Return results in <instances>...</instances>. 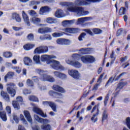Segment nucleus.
Segmentation results:
<instances>
[{"label": "nucleus", "mask_w": 130, "mask_h": 130, "mask_svg": "<svg viewBox=\"0 0 130 130\" xmlns=\"http://www.w3.org/2000/svg\"><path fill=\"white\" fill-rule=\"evenodd\" d=\"M52 89L54 90H50L49 91V95L50 96H51V97H53V98H55L56 99H60V97H62V94L66 93V91L63 87L61 86H59L58 85L54 84L52 87Z\"/></svg>", "instance_id": "f257e3e1"}, {"label": "nucleus", "mask_w": 130, "mask_h": 130, "mask_svg": "<svg viewBox=\"0 0 130 130\" xmlns=\"http://www.w3.org/2000/svg\"><path fill=\"white\" fill-rule=\"evenodd\" d=\"M35 119L38 122L40 123H43V124L41 126V128L42 130H51V125L48 123L49 122V120L47 119H43L42 118H40L38 115H35ZM46 124V125H44Z\"/></svg>", "instance_id": "f03ea898"}, {"label": "nucleus", "mask_w": 130, "mask_h": 130, "mask_svg": "<svg viewBox=\"0 0 130 130\" xmlns=\"http://www.w3.org/2000/svg\"><path fill=\"white\" fill-rule=\"evenodd\" d=\"M69 12H72L73 13H77L78 15L80 16H86L89 14L88 11H84V8L79 7H70L68 9Z\"/></svg>", "instance_id": "7ed1b4c3"}, {"label": "nucleus", "mask_w": 130, "mask_h": 130, "mask_svg": "<svg viewBox=\"0 0 130 130\" xmlns=\"http://www.w3.org/2000/svg\"><path fill=\"white\" fill-rule=\"evenodd\" d=\"M36 71L41 76V78L43 81H46L47 82H50V83H53L55 81L53 77L44 74V71L37 69Z\"/></svg>", "instance_id": "20e7f679"}, {"label": "nucleus", "mask_w": 130, "mask_h": 130, "mask_svg": "<svg viewBox=\"0 0 130 130\" xmlns=\"http://www.w3.org/2000/svg\"><path fill=\"white\" fill-rule=\"evenodd\" d=\"M103 0H76L75 4L76 6H85V5H90L91 3H101Z\"/></svg>", "instance_id": "39448f33"}, {"label": "nucleus", "mask_w": 130, "mask_h": 130, "mask_svg": "<svg viewBox=\"0 0 130 130\" xmlns=\"http://www.w3.org/2000/svg\"><path fill=\"white\" fill-rule=\"evenodd\" d=\"M9 87H7V92L10 94L11 97H15L16 95L17 87L14 83H9L7 84Z\"/></svg>", "instance_id": "423d86ee"}, {"label": "nucleus", "mask_w": 130, "mask_h": 130, "mask_svg": "<svg viewBox=\"0 0 130 130\" xmlns=\"http://www.w3.org/2000/svg\"><path fill=\"white\" fill-rule=\"evenodd\" d=\"M34 53L41 54V53H46L48 52V47L47 46H41L36 48L34 51Z\"/></svg>", "instance_id": "0eeeda50"}, {"label": "nucleus", "mask_w": 130, "mask_h": 130, "mask_svg": "<svg viewBox=\"0 0 130 130\" xmlns=\"http://www.w3.org/2000/svg\"><path fill=\"white\" fill-rule=\"evenodd\" d=\"M50 63H52V68L56 71H63L64 70V67H62L61 65H59V61L55 60H51Z\"/></svg>", "instance_id": "6e6552de"}, {"label": "nucleus", "mask_w": 130, "mask_h": 130, "mask_svg": "<svg viewBox=\"0 0 130 130\" xmlns=\"http://www.w3.org/2000/svg\"><path fill=\"white\" fill-rule=\"evenodd\" d=\"M56 56L54 55H42L41 56V60L43 62L46 61L47 64H49L52 58H56Z\"/></svg>", "instance_id": "1a4fd4ad"}, {"label": "nucleus", "mask_w": 130, "mask_h": 130, "mask_svg": "<svg viewBox=\"0 0 130 130\" xmlns=\"http://www.w3.org/2000/svg\"><path fill=\"white\" fill-rule=\"evenodd\" d=\"M68 74L72 77L75 80H80V78H81V75L79 73V71L76 70H71L68 71Z\"/></svg>", "instance_id": "9d476101"}, {"label": "nucleus", "mask_w": 130, "mask_h": 130, "mask_svg": "<svg viewBox=\"0 0 130 130\" xmlns=\"http://www.w3.org/2000/svg\"><path fill=\"white\" fill-rule=\"evenodd\" d=\"M99 107V104L96 105L93 107L91 110V113H93V112H94L95 110L97 109V112L95 114H94L92 117L91 118V120L93 122H96V121L98 120V118L97 117H96V116H97L98 114H99V109L98 108ZM95 117L96 118H95Z\"/></svg>", "instance_id": "9b49d317"}, {"label": "nucleus", "mask_w": 130, "mask_h": 130, "mask_svg": "<svg viewBox=\"0 0 130 130\" xmlns=\"http://www.w3.org/2000/svg\"><path fill=\"white\" fill-rule=\"evenodd\" d=\"M38 32L40 34H47L48 33L52 32L53 30H52V28L49 27H45L39 28Z\"/></svg>", "instance_id": "f8f14e48"}, {"label": "nucleus", "mask_w": 130, "mask_h": 130, "mask_svg": "<svg viewBox=\"0 0 130 130\" xmlns=\"http://www.w3.org/2000/svg\"><path fill=\"white\" fill-rule=\"evenodd\" d=\"M125 7H122L120 8L119 11V15L120 16H122V15H125L126 14L127 11L128 10V2L125 1L124 2Z\"/></svg>", "instance_id": "ddd939ff"}, {"label": "nucleus", "mask_w": 130, "mask_h": 130, "mask_svg": "<svg viewBox=\"0 0 130 130\" xmlns=\"http://www.w3.org/2000/svg\"><path fill=\"white\" fill-rule=\"evenodd\" d=\"M63 30H64V32L71 34H78V33L80 32V29H79V28L67 27L63 29Z\"/></svg>", "instance_id": "4468645a"}, {"label": "nucleus", "mask_w": 130, "mask_h": 130, "mask_svg": "<svg viewBox=\"0 0 130 130\" xmlns=\"http://www.w3.org/2000/svg\"><path fill=\"white\" fill-rule=\"evenodd\" d=\"M43 104L45 106H50L52 108L53 111L56 112V105L52 102L45 101L43 102Z\"/></svg>", "instance_id": "2eb2a0df"}, {"label": "nucleus", "mask_w": 130, "mask_h": 130, "mask_svg": "<svg viewBox=\"0 0 130 130\" xmlns=\"http://www.w3.org/2000/svg\"><path fill=\"white\" fill-rule=\"evenodd\" d=\"M32 110L34 112H35L37 114H38L39 115H40V116H41L42 117H47V115H46V114H44L43 111L39 108L35 107L33 108Z\"/></svg>", "instance_id": "dca6fc26"}, {"label": "nucleus", "mask_w": 130, "mask_h": 130, "mask_svg": "<svg viewBox=\"0 0 130 130\" xmlns=\"http://www.w3.org/2000/svg\"><path fill=\"white\" fill-rule=\"evenodd\" d=\"M51 9L48 6H44L40 8V15H44L45 13H49Z\"/></svg>", "instance_id": "f3484780"}, {"label": "nucleus", "mask_w": 130, "mask_h": 130, "mask_svg": "<svg viewBox=\"0 0 130 130\" xmlns=\"http://www.w3.org/2000/svg\"><path fill=\"white\" fill-rule=\"evenodd\" d=\"M82 54H90L92 53V48H83L79 50Z\"/></svg>", "instance_id": "a211bd4d"}, {"label": "nucleus", "mask_w": 130, "mask_h": 130, "mask_svg": "<svg viewBox=\"0 0 130 130\" xmlns=\"http://www.w3.org/2000/svg\"><path fill=\"white\" fill-rule=\"evenodd\" d=\"M53 74L55 77L59 78V79H67V75L63 73H60L58 71H54Z\"/></svg>", "instance_id": "6ab92c4d"}, {"label": "nucleus", "mask_w": 130, "mask_h": 130, "mask_svg": "<svg viewBox=\"0 0 130 130\" xmlns=\"http://www.w3.org/2000/svg\"><path fill=\"white\" fill-rule=\"evenodd\" d=\"M68 63L71 64V66H73V67H75V68H77L78 69H80V68L82 67L81 63L78 61L74 62V61L68 60Z\"/></svg>", "instance_id": "aec40b11"}, {"label": "nucleus", "mask_w": 130, "mask_h": 130, "mask_svg": "<svg viewBox=\"0 0 130 130\" xmlns=\"http://www.w3.org/2000/svg\"><path fill=\"white\" fill-rule=\"evenodd\" d=\"M35 47V44L27 43L23 45V49L26 51H29Z\"/></svg>", "instance_id": "412c9836"}, {"label": "nucleus", "mask_w": 130, "mask_h": 130, "mask_svg": "<svg viewBox=\"0 0 130 130\" xmlns=\"http://www.w3.org/2000/svg\"><path fill=\"white\" fill-rule=\"evenodd\" d=\"M14 76H15V72H8V73L4 77L5 82H8V79H13V78H14Z\"/></svg>", "instance_id": "4be33fe9"}, {"label": "nucleus", "mask_w": 130, "mask_h": 130, "mask_svg": "<svg viewBox=\"0 0 130 130\" xmlns=\"http://www.w3.org/2000/svg\"><path fill=\"white\" fill-rule=\"evenodd\" d=\"M22 18L25 23L27 24L28 26H30V21L29 20V17L24 11H22Z\"/></svg>", "instance_id": "5701e85b"}, {"label": "nucleus", "mask_w": 130, "mask_h": 130, "mask_svg": "<svg viewBox=\"0 0 130 130\" xmlns=\"http://www.w3.org/2000/svg\"><path fill=\"white\" fill-rule=\"evenodd\" d=\"M56 43L61 45H67L69 43V40L59 38L56 40Z\"/></svg>", "instance_id": "b1692460"}, {"label": "nucleus", "mask_w": 130, "mask_h": 130, "mask_svg": "<svg viewBox=\"0 0 130 130\" xmlns=\"http://www.w3.org/2000/svg\"><path fill=\"white\" fill-rule=\"evenodd\" d=\"M23 113L25 117L26 118L27 120L29 121V122L31 123L33 122L32 117H31V115H30V112L28 111L25 110L24 111Z\"/></svg>", "instance_id": "393cba45"}, {"label": "nucleus", "mask_w": 130, "mask_h": 130, "mask_svg": "<svg viewBox=\"0 0 130 130\" xmlns=\"http://www.w3.org/2000/svg\"><path fill=\"white\" fill-rule=\"evenodd\" d=\"M12 18L13 20H15L16 22H18V23L21 22V21L22 20L21 17H20V15L16 13H14L12 14Z\"/></svg>", "instance_id": "a878e982"}, {"label": "nucleus", "mask_w": 130, "mask_h": 130, "mask_svg": "<svg viewBox=\"0 0 130 130\" xmlns=\"http://www.w3.org/2000/svg\"><path fill=\"white\" fill-rule=\"evenodd\" d=\"M1 95L3 97V99H5L7 102H10V95H9L8 93L2 90L1 91Z\"/></svg>", "instance_id": "bb28decb"}, {"label": "nucleus", "mask_w": 130, "mask_h": 130, "mask_svg": "<svg viewBox=\"0 0 130 130\" xmlns=\"http://www.w3.org/2000/svg\"><path fill=\"white\" fill-rule=\"evenodd\" d=\"M46 21L48 24H56L57 23V19L52 17L47 18Z\"/></svg>", "instance_id": "cd10ccee"}, {"label": "nucleus", "mask_w": 130, "mask_h": 130, "mask_svg": "<svg viewBox=\"0 0 130 130\" xmlns=\"http://www.w3.org/2000/svg\"><path fill=\"white\" fill-rule=\"evenodd\" d=\"M126 85H127V82L120 81L118 84L116 90H117V89H120V90H121V89H123V87H125V86H126Z\"/></svg>", "instance_id": "c85d7f7f"}, {"label": "nucleus", "mask_w": 130, "mask_h": 130, "mask_svg": "<svg viewBox=\"0 0 130 130\" xmlns=\"http://www.w3.org/2000/svg\"><path fill=\"white\" fill-rule=\"evenodd\" d=\"M40 40H51L52 39V37H51V35L50 34H46L43 36L40 37Z\"/></svg>", "instance_id": "c756f323"}, {"label": "nucleus", "mask_w": 130, "mask_h": 130, "mask_svg": "<svg viewBox=\"0 0 130 130\" xmlns=\"http://www.w3.org/2000/svg\"><path fill=\"white\" fill-rule=\"evenodd\" d=\"M24 62L25 66H31L32 64V59L29 57H25L24 58Z\"/></svg>", "instance_id": "7c9ffc66"}, {"label": "nucleus", "mask_w": 130, "mask_h": 130, "mask_svg": "<svg viewBox=\"0 0 130 130\" xmlns=\"http://www.w3.org/2000/svg\"><path fill=\"white\" fill-rule=\"evenodd\" d=\"M108 119V113H107V111L106 110H105L102 114V122H104V120H107Z\"/></svg>", "instance_id": "2f4dec72"}, {"label": "nucleus", "mask_w": 130, "mask_h": 130, "mask_svg": "<svg viewBox=\"0 0 130 130\" xmlns=\"http://www.w3.org/2000/svg\"><path fill=\"white\" fill-rule=\"evenodd\" d=\"M3 56L5 58H11L13 57V53L10 51H6L3 52Z\"/></svg>", "instance_id": "473e14b6"}, {"label": "nucleus", "mask_w": 130, "mask_h": 130, "mask_svg": "<svg viewBox=\"0 0 130 130\" xmlns=\"http://www.w3.org/2000/svg\"><path fill=\"white\" fill-rule=\"evenodd\" d=\"M62 14H63L62 10L61 9H58L55 12V17L56 18H61L62 17Z\"/></svg>", "instance_id": "72a5a7b5"}, {"label": "nucleus", "mask_w": 130, "mask_h": 130, "mask_svg": "<svg viewBox=\"0 0 130 130\" xmlns=\"http://www.w3.org/2000/svg\"><path fill=\"white\" fill-rule=\"evenodd\" d=\"M0 117L3 121H7V113L5 111L0 112Z\"/></svg>", "instance_id": "f704fd0d"}, {"label": "nucleus", "mask_w": 130, "mask_h": 130, "mask_svg": "<svg viewBox=\"0 0 130 130\" xmlns=\"http://www.w3.org/2000/svg\"><path fill=\"white\" fill-rule=\"evenodd\" d=\"M64 34H66V32L62 31L61 32H54L52 34V36L54 38H57L58 37H61V36H63Z\"/></svg>", "instance_id": "c9c22d12"}, {"label": "nucleus", "mask_w": 130, "mask_h": 130, "mask_svg": "<svg viewBox=\"0 0 130 130\" xmlns=\"http://www.w3.org/2000/svg\"><path fill=\"white\" fill-rule=\"evenodd\" d=\"M12 106L14 107V109H16L17 110H19L20 109V104L16 101H12Z\"/></svg>", "instance_id": "e433bc0d"}, {"label": "nucleus", "mask_w": 130, "mask_h": 130, "mask_svg": "<svg viewBox=\"0 0 130 130\" xmlns=\"http://www.w3.org/2000/svg\"><path fill=\"white\" fill-rule=\"evenodd\" d=\"M96 61V59L92 55H88V63H93Z\"/></svg>", "instance_id": "4c0bfd02"}, {"label": "nucleus", "mask_w": 130, "mask_h": 130, "mask_svg": "<svg viewBox=\"0 0 130 130\" xmlns=\"http://www.w3.org/2000/svg\"><path fill=\"white\" fill-rule=\"evenodd\" d=\"M28 98L29 100H30V101H32V102H39L38 98L35 95H29Z\"/></svg>", "instance_id": "58836bf2"}, {"label": "nucleus", "mask_w": 130, "mask_h": 130, "mask_svg": "<svg viewBox=\"0 0 130 130\" xmlns=\"http://www.w3.org/2000/svg\"><path fill=\"white\" fill-rule=\"evenodd\" d=\"M110 58H112L113 59H112L111 60L110 62V64H113V63H114V61H115V59L116 58V57H114V51H112L111 54L110 55Z\"/></svg>", "instance_id": "ea45409f"}, {"label": "nucleus", "mask_w": 130, "mask_h": 130, "mask_svg": "<svg viewBox=\"0 0 130 130\" xmlns=\"http://www.w3.org/2000/svg\"><path fill=\"white\" fill-rule=\"evenodd\" d=\"M92 31L95 35H99V34H101V33H102L103 30L102 29H100V28H95L92 29Z\"/></svg>", "instance_id": "a19ab883"}, {"label": "nucleus", "mask_w": 130, "mask_h": 130, "mask_svg": "<svg viewBox=\"0 0 130 130\" xmlns=\"http://www.w3.org/2000/svg\"><path fill=\"white\" fill-rule=\"evenodd\" d=\"M114 81H115V79L114 78H113V76L110 77L109 78V80L107 82L106 84H105V87H107V86H108V85H109L110 83L111 84H112V82H114Z\"/></svg>", "instance_id": "79ce46f5"}, {"label": "nucleus", "mask_w": 130, "mask_h": 130, "mask_svg": "<svg viewBox=\"0 0 130 130\" xmlns=\"http://www.w3.org/2000/svg\"><path fill=\"white\" fill-rule=\"evenodd\" d=\"M91 17H81L78 19V23H84L85 21H88Z\"/></svg>", "instance_id": "37998d69"}, {"label": "nucleus", "mask_w": 130, "mask_h": 130, "mask_svg": "<svg viewBox=\"0 0 130 130\" xmlns=\"http://www.w3.org/2000/svg\"><path fill=\"white\" fill-rule=\"evenodd\" d=\"M88 55L82 56L81 57V60L83 63H88Z\"/></svg>", "instance_id": "c03bdc74"}, {"label": "nucleus", "mask_w": 130, "mask_h": 130, "mask_svg": "<svg viewBox=\"0 0 130 130\" xmlns=\"http://www.w3.org/2000/svg\"><path fill=\"white\" fill-rule=\"evenodd\" d=\"M33 59L36 63H40V56L36 55L33 57Z\"/></svg>", "instance_id": "a18cd8bd"}, {"label": "nucleus", "mask_w": 130, "mask_h": 130, "mask_svg": "<svg viewBox=\"0 0 130 130\" xmlns=\"http://www.w3.org/2000/svg\"><path fill=\"white\" fill-rule=\"evenodd\" d=\"M62 24L64 26H68V25L74 24V20H65L62 22Z\"/></svg>", "instance_id": "49530a36"}, {"label": "nucleus", "mask_w": 130, "mask_h": 130, "mask_svg": "<svg viewBox=\"0 0 130 130\" xmlns=\"http://www.w3.org/2000/svg\"><path fill=\"white\" fill-rule=\"evenodd\" d=\"M87 34L85 32H82L78 37L79 41H83V39L85 38Z\"/></svg>", "instance_id": "de8ad7c7"}, {"label": "nucleus", "mask_w": 130, "mask_h": 130, "mask_svg": "<svg viewBox=\"0 0 130 130\" xmlns=\"http://www.w3.org/2000/svg\"><path fill=\"white\" fill-rule=\"evenodd\" d=\"M26 85H27L28 87H34V82H33L30 79H28L26 81Z\"/></svg>", "instance_id": "09e8293b"}, {"label": "nucleus", "mask_w": 130, "mask_h": 130, "mask_svg": "<svg viewBox=\"0 0 130 130\" xmlns=\"http://www.w3.org/2000/svg\"><path fill=\"white\" fill-rule=\"evenodd\" d=\"M32 21L34 24H39L41 22V19L39 18L34 17L32 18Z\"/></svg>", "instance_id": "8fccbe9b"}, {"label": "nucleus", "mask_w": 130, "mask_h": 130, "mask_svg": "<svg viewBox=\"0 0 130 130\" xmlns=\"http://www.w3.org/2000/svg\"><path fill=\"white\" fill-rule=\"evenodd\" d=\"M26 38L29 41H33L34 40V35L33 34H29L27 35Z\"/></svg>", "instance_id": "3c124183"}, {"label": "nucleus", "mask_w": 130, "mask_h": 130, "mask_svg": "<svg viewBox=\"0 0 130 130\" xmlns=\"http://www.w3.org/2000/svg\"><path fill=\"white\" fill-rule=\"evenodd\" d=\"M31 93H32L31 89H28L27 88H25L23 90V93L24 95H28L29 94H31Z\"/></svg>", "instance_id": "603ef678"}, {"label": "nucleus", "mask_w": 130, "mask_h": 130, "mask_svg": "<svg viewBox=\"0 0 130 130\" xmlns=\"http://www.w3.org/2000/svg\"><path fill=\"white\" fill-rule=\"evenodd\" d=\"M109 100V93H108L106 95V96L105 97V99H104V103L105 106H106L107 105V103L108 102Z\"/></svg>", "instance_id": "864d4df0"}, {"label": "nucleus", "mask_w": 130, "mask_h": 130, "mask_svg": "<svg viewBox=\"0 0 130 130\" xmlns=\"http://www.w3.org/2000/svg\"><path fill=\"white\" fill-rule=\"evenodd\" d=\"M16 102H17V103H20V104H23V98L20 96H18L16 98Z\"/></svg>", "instance_id": "5fc2aeb1"}, {"label": "nucleus", "mask_w": 130, "mask_h": 130, "mask_svg": "<svg viewBox=\"0 0 130 130\" xmlns=\"http://www.w3.org/2000/svg\"><path fill=\"white\" fill-rule=\"evenodd\" d=\"M13 70H15V72L17 73V74H20L21 72H22V69L18 67H14L13 68Z\"/></svg>", "instance_id": "6e6d98bb"}, {"label": "nucleus", "mask_w": 130, "mask_h": 130, "mask_svg": "<svg viewBox=\"0 0 130 130\" xmlns=\"http://www.w3.org/2000/svg\"><path fill=\"white\" fill-rule=\"evenodd\" d=\"M125 74H126V73L122 72L120 75H119L118 76H117L116 79H115V82H116V81H118V80H119V79H120V78H121V77H122V76H123L124 75H125Z\"/></svg>", "instance_id": "4d7b16f0"}, {"label": "nucleus", "mask_w": 130, "mask_h": 130, "mask_svg": "<svg viewBox=\"0 0 130 130\" xmlns=\"http://www.w3.org/2000/svg\"><path fill=\"white\" fill-rule=\"evenodd\" d=\"M13 120L15 121L16 123H19V120L18 118V116H17L16 114H13Z\"/></svg>", "instance_id": "13d9d810"}, {"label": "nucleus", "mask_w": 130, "mask_h": 130, "mask_svg": "<svg viewBox=\"0 0 130 130\" xmlns=\"http://www.w3.org/2000/svg\"><path fill=\"white\" fill-rule=\"evenodd\" d=\"M6 109L8 114H9V115H11L12 114V110L11 109V107L7 106Z\"/></svg>", "instance_id": "bf43d9fd"}, {"label": "nucleus", "mask_w": 130, "mask_h": 130, "mask_svg": "<svg viewBox=\"0 0 130 130\" xmlns=\"http://www.w3.org/2000/svg\"><path fill=\"white\" fill-rule=\"evenodd\" d=\"M84 31L87 33V34H89V35H91V36H94V33L92 32L90 29H84Z\"/></svg>", "instance_id": "052dcab7"}, {"label": "nucleus", "mask_w": 130, "mask_h": 130, "mask_svg": "<svg viewBox=\"0 0 130 130\" xmlns=\"http://www.w3.org/2000/svg\"><path fill=\"white\" fill-rule=\"evenodd\" d=\"M20 118L21 119V121H22L23 123H24L25 124L27 123V121H26V119H25V118L24 117L23 114H20Z\"/></svg>", "instance_id": "680f3d73"}, {"label": "nucleus", "mask_w": 130, "mask_h": 130, "mask_svg": "<svg viewBox=\"0 0 130 130\" xmlns=\"http://www.w3.org/2000/svg\"><path fill=\"white\" fill-rule=\"evenodd\" d=\"M104 75H105V73H103L100 76V77L98 79V82H100V83H101V82H102V78H103Z\"/></svg>", "instance_id": "e2e57ef3"}, {"label": "nucleus", "mask_w": 130, "mask_h": 130, "mask_svg": "<svg viewBox=\"0 0 130 130\" xmlns=\"http://www.w3.org/2000/svg\"><path fill=\"white\" fill-rule=\"evenodd\" d=\"M104 75H105V73H103L100 76V77L98 79V82H100V83H101V82H102V78H103Z\"/></svg>", "instance_id": "0e129e2a"}, {"label": "nucleus", "mask_w": 130, "mask_h": 130, "mask_svg": "<svg viewBox=\"0 0 130 130\" xmlns=\"http://www.w3.org/2000/svg\"><path fill=\"white\" fill-rule=\"evenodd\" d=\"M121 33H122V28H120L117 31L116 36H120V35H121Z\"/></svg>", "instance_id": "69168bd1"}, {"label": "nucleus", "mask_w": 130, "mask_h": 130, "mask_svg": "<svg viewBox=\"0 0 130 130\" xmlns=\"http://www.w3.org/2000/svg\"><path fill=\"white\" fill-rule=\"evenodd\" d=\"M39 4H40V2L39 1H32L30 2V4L32 6H34L35 5H39Z\"/></svg>", "instance_id": "338daca9"}, {"label": "nucleus", "mask_w": 130, "mask_h": 130, "mask_svg": "<svg viewBox=\"0 0 130 130\" xmlns=\"http://www.w3.org/2000/svg\"><path fill=\"white\" fill-rule=\"evenodd\" d=\"M39 77H38V76H33L32 77V81H34V82H39Z\"/></svg>", "instance_id": "774afa93"}]
</instances>
